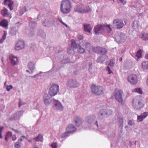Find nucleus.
<instances>
[{"instance_id": "nucleus-19", "label": "nucleus", "mask_w": 148, "mask_h": 148, "mask_svg": "<svg viewBox=\"0 0 148 148\" xmlns=\"http://www.w3.org/2000/svg\"><path fill=\"white\" fill-rule=\"evenodd\" d=\"M83 122L82 119L78 116H75L73 119V122L75 125L78 127L81 125Z\"/></svg>"}, {"instance_id": "nucleus-63", "label": "nucleus", "mask_w": 148, "mask_h": 148, "mask_svg": "<svg viewBox=\"0 0 148 148\" xmlns=\"http://www.w3.org/2000/svg\"><path fill=\"white\" fill-rule=\"evenodd\" d=\"M23 104H23L21 103V100H20L19 101V106H18L20 108L21 106L22 105H23Z\"/></svg>"}, {"instance_id": "nucleus-44", "label": "nucleus", "mask_w": 148, "mask_h": 148, "mask_svg": "<svg viewBox=\"0 0 148 148\" xmlns=\"http://www.w3.org/2000/svg\"><path fill=\"white\" fill-rule=\"evenodd\" d=\"M118 123L119 126H123V117L120 118L118 119Z\"/></svg>"}, {"instance_id": "nucleus-29", "label": "nucleus", "mask_w": 148, "mask_h": 148, "mask_svg": "<svg viewBox=\"0 0 148 148\" xmlns=\"http://www.w3.org/2000/svg\"><path fill=\"white\" fill-rule=\"evenodd\" d=\"M8 22L7 20L3 19L0 22V26L3 27H6L8 26Z\"/></svg>"}, {"instance_id": "nucleus-42", "label": "nucleus", "mask_w": 148, "mask_h": 148, "mask_svg": "<svg viewBox=\"0 0 148 148\" xmlns=\"http://www.w3.org/2000/svg\"><path fill=\"white\" fill-rule=\"evenodd\" d=\"M132 91L134 92L138 93L140 94H142L143 91L140 88H136L132 90Z\"/></svg>"}, {"instance_id": "nucleus-15", "label": "nucleus", "mask_w": 148, "mask_h": 148, "mask_svg": "<svg viewBox=\"0 0 148 148\" xmlns=\"http://www.w3.org/2000/svg\"><path fill=\"white\" fill-rule=\"evenodd\" d=\"M23 112L24 111L22 110L16 112L10 117L9 120L16 121L18 120L20 116H23Z\"/></svg>"}, {"instance_id": "nucleus-10", "label": "nucleus", "mask_w": 148, "mask_h": 148, "mask_svg": "<svg viewBox=\"0 0 148 148\" xmlns=\"http://www.w3.org/2000/svg\"><path fill=\"white\" fill-rule=\"evenodd\" d=\"M114 96L116 99L122 105H124V103L123 101V97L124 96L123 92L121 90H119L118 91L114 93Z\"/></svg>"}, {"instance_id": "nucleus-13", "label": "nucleus", "mask_w": 148, "mask_h": 148, "mask_svg": "<svg viewBox=\"0 0 148 148\" xmlns=\"http://www.w3.org/2000/svg\"><path fill=\"white\" fill-rule=\"evenodd\" d=\"M126 38L125 34L123 33H118L115 37V41L118 43H121L124 42Z\"/></svg>"}, {"instance_id": "nucleus-43", "label": "nucleus", "mask_w": 148, "mask_h": 148, "mask_svg": "<svg viewBox=\"0 0 148 148\" xmlns=\"http://www.w3.org/2000/svg\"><path fill=\"white\" fill-rule=\"evenodd\" d=\"M67 51L68 53L69 54L73 55L75 54L74 49L71 47H70L67 49Z\"/></svg>"}, {"instance_id": "nucleus-26", "label": "nucleus", "mask_w": 148, "mask_h": 148, "mask_svg": "<svg viewBox=\"0 0 148 148\" xmlns=\"http://www.w3.org/2000/svg\"><path fill=\"white\" fill-rule=\"evenodd\" d=\"M92 29V27L90 24H86L84 25V29L85 31L90 33L91 30Z\"/></svg>"}, {"instance_id": "nucleus-28", "label": "nucleus", "mask_w": 148, "mask_h": 148, "mask_svg": "<svg viewBox=\"0 0 148 148\" xmlns=\"http://www.w3.org/2000/svg\"><path fill=\"white\" fill-rule=\"evenodd\" d=\"M23 140V139L21 138H19L17 142L15 143L14 145V147L15 148H19L21 146L22 142Z\"/></svg>"}, {"instance_id": "nucleus-14", "label": "nucleus", "mask_w": 148, "mask_h": 148, "mask_svg": "<svg viewBox=\"0 0 148 148\" xmlns=\"http://www.w3.org/2000/svg\"><path fill=\"white\" fill-rule=\"evenodd\" d=\"M123 21L121 19L118 18L114 19L113 22V25L116 28L120 29L123 27L124 25Z\"/></svg>"}, {"instance_id": "nucleus-4", "label": "nucleus", "mask_w": 148, "mask_h": 148, "mask_svg": "<svg viewBox=\"0 0 148 148\" xmlns=\"http://www.w3.org/2000/svg\"><path fill=\"white\" fill-rule=\"evenodd\" d=\"M91 91L94 94L99 95L102 94L104 89L101 86H97L95 84H92L90 87Z\"/></svg>"}, {"instance_id": "nucleus-54", "label": "nucleus", "mask_w": 148, "mask_h": 148, "mask_svg": "<svg viewBox=\"0 0 148 148\" xmlns=\"http://www.w3.org/2000/svg\"><path fill=\"white\" fill-rule=\"evenodd\" d=\"M51 146L52 148H57V143H54L51 144Z\"/></svg>"}, {"instance_id": "nucleus-57", "label": "nucleus", "mask_w": 148, "mask_h": 148, "mask_svg": "<svg viewBox=\"0 0 148 148\" xmlns=\"http://www.w3.org/2000/svg\"><path fill=\"white\" fill-rule=\"evenodd\" d=\"M128 124L130 126H132L134 125V123L133 121L130 120L128 122Z\"/></svg>"}, {"instance_id": "nucleus-7", "label": "nucleus", "mask_w": 148, "mask_h": 148, "mask_svg": "<svg viewBox=\"0 0 148 148\" xmlns=\"http://www.w3.org/2000/svg\"><path fill=\"white\" fill-rule=\"evenodd\" d=\"M59 90V86L58 84H53L49 88L48 93L50 96L53 97L57 94Z\"/></svg>"}, {"instance_id": "nucleus-49", "label": "nucleus", "mask_w": 148, "mask_h": 148, "mask_svg": "<svg viewBox=\"0 0 148 148\" xmlns=\"http://www.w3.org/2000/svg\"><path fill=\"white\" fill-rule=\"evenodd\" d=\"M26 11V8L25 7L22 8L20 10V14L21 15H23Z\"/></svg>"}, {"instance_id": "nucleus-23", "label": "nucleus", "mask_w": 148, "mask_h": 148, "mask_svg": "<svg viewBox=\"0 0 148 148\" xmlns=\"http://www.w3.org/2000/svg\"><path fill=\"white\" fill-rule=\"evenodd\" d=\"M76 130V128L73 125L71 124H69L66 129V131L68 132L69 133L74 132Z\"/></svg>"}, {"instance_id": "nucleus-16", "label": "nucleus", "mask_w": 148, "mask_h": 148, "mask_svg": "<svg viewBox=\"0 0 148 148\" xmlns=\"http://www.w3.org/2000/svg\"><path fill=\"white\" fill-rule=\"evenodd\" d=\"M105 26L101 25L98 24L95 27L94 30L95 34L101 33L104 31Z\"/></svg>"}, {"instance_id": "nucleus-11", "label": "nucleus", "mask_w": 148, "mask_h": 148, "mask_svg": "<svg viewBox=\"0 0 148 148\" xmlns=\"http://www.w3.org/2000/svg\"><path fill=\"white\" fill-rule=\"evenodd\" d=\"M127 80L132 85H135L138 82L137 76L135 74H130L128 76Z\"/></svg>"}, {"instance_id": "nucleus-51", "label": "nucleus", "mask_w": 148, "mask_h": 148, "mask_svg": "<svg viewBox=\"0 0 148 148\" xmlns=\"http://www.w3.org/2000/svg\"><path fill=\"white\" fill-rule=\"evenodd\" d=\"M69 61V60L68 58H65V59L62 60L61 61V62L62 63L64 64H66L67 63H68Z\"/></svg>"}, {"instance_id": "nucleus-31", "label": "nucleus", "mask_w": 148, "mask_h": 148, "mask_svg": "<svg viewBox=\"0 0 148 148\" xmlns=\"http://www.w3.org/2000/svg\"><path fill=\"white\" fill-rule=\"evenodd\" d=\"M35 66L34 64L31 62H29L28 64V68L32 71V73H33L34 70Z\"/></svg>"}, {"instance_id": "nucleus-6", "label": "nucleus", "mask_w": 148, "mask_h": 148, "mask_svg": "<svg viewBox=\"0 0 148 148\" xmlns=\"http://www.w3.org/2000/svg\"><path fill=\"white\" fill-rule=\"evenodd\" d=\"M112 114V111L110 110L101 109L98 114L99 119H102L109 116Z\"/></svg>"}, {"instance_id": "nucleus-20", "label": "nucleus", "mask_w": 148, "mask_h": 148, "mask_svg": "<svg viewBox=\"0 0 148 148\" xmlns=\"http://www.w3.org/2000/svg\"><path fill=\"white\" fill-rule=\"evenodd\" d=\"M24 45L25 43L23 41L19 40L16 45L15 49L16 50H18L23 48L24 47Z\"/></svg>"}, {"instance_id": "nucleus-39", "label": "nucleus", "mask_w": 148, "mask_h": 148, "mask_svg": "<svg viewBox=\"0 0 148 148\" xmlns=\"http://www.w3.org/2000/svg\"><path fill=\"white\" fill-rule=\"evenodd\" d=\"M77 49V52L81 53H84L85 51V49L82 48L80 45H79Z\"/></svg>"}, {"instance_id": "nucleus-45", "label": "nucleus", "mask_w": 148, "mask_h": 148, "mask_svg": "<svg viewBox=\"0 0 148 148\" xmlns=\"http://www.w3.org/2000/svg\"><path fill=\"white\" fill-rule=\"evenodd\" d=\"M142 38L144 40H148V33H144L143 34Z\"/></svg>"}, {"instance_id": "nucleus-36", "label": "nucleus", "mask_w": 148, "mask_h": 148, "mask_svg": "<svg viewBox=\"0 0 148 148\" xmlns=\"http://www.w3.org/2000/svg\"><path fill=\"white\" fill-rule=\"evenodd\" d=\"M12 135V133L10 131H8L6 134L5 136V139L6 141H8V139Z\"/></svg>"}, {"instance_id": "nucleus-5", "label": "nucleus", "mask_w": 148, "mask_h": 148, "mask_svg": "<svg viewBox=\"0 0 148 148\" xmlns=\"http://www.w3.org/2000/svg\"><path fill=\"white\" fill-rule=\"evenodd\" d=\"M96 118V116L93 114H91L87 116L86 118L85 121L88 124L90 125H92L96 126L97 128H99V125L97 121H95Z\"/></svg>"}, {"instance_id": "nucleus-22", "label": "nucleus", "mask_w": 148, "mask_h": 148, "mask_svg": "<svg viewBox=\"0 0 148 148\" xmlns=\"http://www.w3.org/2000/svg\"><path fill=\"white\" fill-rule=\"evenodd\" d=\"M9 59L11 61V63L12 65H15L17 64L18 62V58L12 55L10 56Z\"/></svg>"}, {"instance_id": "nucleus-46", "label": "nucleus", "mask_w": 148, "mask_h": 148, "mask_svg": "<svg viewBox=\"0 0 148 148\" xmlns=\"http://www.w3.org/2000/svg\"><path fill=\"white\" fill-rule=\"evenodd\" d=\"M69 133L67 131H66V132L63 133L61 135V138H66L69 136Z\"/></svg>"}, {"instance_id": "nucleus-50", "label": "nucleus", "mask_w": 148, "mask_h": 148, "mask_svg": "<svg viewBox=\"0 0 148 148\" xmlns=\"http://www.w3.org/2000/svg\"><path fill=\"white\" fill-rule=\"evenodd\" d=\"M106 28L108 33H110L111 31V28L110 25H107L105 27V28Z\"/></svg>"}, {"instance_id": "nucleus-32", "label": "nucleus", "mask_w": 148, "mask_h": 148, "mask_svg": "<svg viewBox=\"0 0 148 148\" xmlns=\"http://www.w3.org/2000/svg\"><path fill=\"white\" fill-rule=\"evenodd\" d=\"M138 21L135 20L132 23V26L133 28L135 29H136L138 28Z\"/></svg>"}, {"instance_id": "nucleus-1", "label": "nucleus", "mask_w": 148, "mask_h": 148, "mask_svg": "<svg viewBox=\"0 0 148 148\" xmlns=\"http://www.w3.org/2000/svg\"><path fill=\"white\" fill-rule=\"evenodd\" d=\"M71 2L69 0H63L61 2L60 11L64 14H67L71 10Z\"/></svg>"}, {"instance_id": "nucleus-58", "label": "nucleus", "mask_w": 148, "mask_h": 148, "mask_svg": "<svg viewBox=\"0 0 148 148\" xmlns=\"http://www.w3.org/2000/svg\"><path fill=\"white\" fill-rule=\"evenodd\" d=\"M3 127H0V138H2V132L3 130Z\"/></svg>"}, {"instance_id": "nucleus-12", "label": "nucleus", "mask_w": 148, "mask_h": 148, "mask_svg": "<svg viewBox=\"0 0 148 148\" xmlns=\"http://www.w3.org/2000/svg\"><path fill=\"white\" fill-rule=\"evenodd\" d=\"M80 85L79 82L76 80L70 79L68 80L66 86L69 88H76Z\"/></svg>"}, {"instance_id": "nucleus-62", "label": "nucleus", "mask_w": 148, "mask_h": 148, "mask_svg": "<svg viewBox=\"0 0 148 148\" xmlns=\"http://www.w3.org/2000/svg\"><path fill=\"white\" fill-rule=\"evenodd\" d=\"M78 38L79 40H82L83 38V36L82 35H79L78 36Z\"/></svg>"}, {"instance_id": "nucleus-30", "label": "nucleus", "mask_w": 148, "mask_h": 148, "mask_svg": "<svg viewBox=\"0 0 148 148\" xmlns=\"http://www.w3.org/2000/svg\"><path fill=\"white\" fill-rule=\"evenodd\" d=\"M43 25L44 26L48 27H50L52 25L51 22L47 19L44 21Z\"/></svg>"}, {"instance_id": "nucleus-40", "label": "nucleus", "mask_w": 148, "mask_h": 148, "mask_svg": "<svg viewBox=\"0 0 148 148\" xmlns=\"http://www.w3.org/2000/svg\"><path fill=\"white\" fill-rule=\"evenodd\" d=\"M28 35L30 37H32L35 34V31L34 29H30V30L27 32L26 31Z\"/></svg>"}, {"instance_id": "nucleus-64", "label": "nucleus", "mask_w": 148, "mask_h": 148, "mask_svg": "<svg viewBox=\"0 0 148 148\" xmlns=\"http://www.w3.org/2000/svg\"><path fill=\"white\" fill-rule=\"evenodd\" d=\"M22 138H24L26 139H27V138L23 135L22 136L19 138H21V139H23Z\"/></svg>"}, {"instance_id": "nucleus-34", "label": "nucleus", "mask_w": 148, "mask_h": 148, "mask_svg": "<svg viewBox=\"0 0 148 148\" xmlns=\"http://www.w3.org/2000/svg\"><path fill=\"white\" fill-rule=\"evenodd\" d=\"M105 60V57L101 56L97 58L96 61L97 63H102Z\"/></svg>"}, {"instance_id": "nucleus-17", "label": "nucleus", "mask_w": 148, "mask_h": 148, "mask_svg": "<svg viewBox=\"0 0 148 148\" xmlns=\"http://www.w3.org/2000/svg\"><path fill=\"white\" fill-rule=\"evenodd\" d=\"M82 46L85 47L86 50L90 52L92 49V46L90 43L86 40H83L81 42Z\"/></svg>"}, {"instance_id": "nucleus-47", "label": "nucleus", "mask_w": 148, "mask_h": 148, "mask_svg": "<svg viewBox=\"0 0 148 148\" xmlns=\"http://www.w3.org/2000/svg\"><path fill=\"white\" fill-rule=\"evenodd\" d=\"M142 52L141 50L138 51L136 53L135 56L137 57V58L138 59L141 56Z\"/></svg>"}, {"instance_id": "nucleus-55", "label": "nucleus", "mask_w": 148, "mask_h": 148, "mask_svg": "<svg viewBox=\"0 0 148 148\" xmlns=\"http://www.w3.org/2000/svg\"><path fill=\"white\" fill-rule=\"evenodd\" d=\"M108 65L111 66H113L114 65V62L113 60H111L110 61V62L109 64H108Z\"/></svg>"}, {"instance_id": "nucleus-24", "label": "nucleus", "mask_w": 148, "mask_h": 148, "mask_svg": "<svg viewBox=\"0 0 148 148\" xmlns=\"http://www.w3.org/2000/svg\"><path fill=\"white\" fill-rule=\"evenodd\" d=\"M8 2V7L10 8V10H12L13 9V7L12 5L14 4V2L12 1H11V0H4V2L5 5H7L6 3Z\"/></svg>"}, {"instance_id": "nucleus-59", "label": "nucleus", "mask_w": 148, "mask_h": 148, "mask_svg": "<svg viewBox=\"0 0 148 148\" xmlns=\"http://www.w3.org/2000/svg\"><path fill=\"white\" fill-rule=\"evenodd\" d=\"M10 129H11L13 130L16 133H17L19 134L21 133V132L20 131H19L18 130H15L13 128H11Z\"/></svg>"}, {"instance_id": "nucleus-48", "label": "nucleus", "mask_w": 148, "mask_h": 148, "mask_svg": "<svg viewBox=\"0 0 148 148\" xmlns=\"http://www.w3.org/2000/svg\"><path fill=\"white\" fill-rule=\"evenodd\" d=\"M107 134L108 137L109 138L114 137L115 136V132L113 130H112L111 133L110 134L109 133H108Z\"/></svg>"}, {"instance_id": "nucleus-56", "label": "nucleus", "mask_w": 148, "mask_h": 148, "mask_svg": "<svg viewBox=\"0 0 148 148\" xmlns=\"http://www.w3.org/2000/svg\"><path fill=\"white\" fill-rule=\"evenodd\" d=\"M4 33L2 38L4 40H5L6 38V35L7 34V32L6 31H4Z\"/></svg>"}, {"instance_id": "nucleus-25", "label": "nucleus", "mask_w": 148, "mask_h": 148, "mask_svg": "<svg viewBox=\"0 0 148 148\" xmlns=\"http://www.w3.org/2000/svg\"><path fill=\"white\" fill-rule=\"evenodd\" d=\"M1 15L4 17L8 16L9 14L8 10L5 7H4L3 9L1 10Z\"/></svg>"}, {"instance_id": "nucleus-9", "label": "nucleus", "mask_w": 148, "mask_h": 148, "mask_svg": "<svg viewBox=\"0 0 148 148\" xmlns=\"http://www.w3.org/2000/svg\"><path fill=\"white\" fill-rule=\"evenodd\" d=\"M53 108L56 110L61 111L63 110L64 107L61 103L58 100L53 99Z\"/></svg>"}, {"instance_id": "nucleus-33", "label": "nucleus", "mask_w": 148, "mask_h": 148, "mask_svg": "<svg viewBox=\"0 0 148 148\" xmlns=\"http://www.w3.org/2000/svg\"><path fill=\"white\" fill-rule=\"evenodd\" d=\"M17 32V29L16 27H13L11 28L10 31V33L12 35H15Z\"/></svg>"}, {"instance_id": "nucleus-21", "label": "nucleus", "mask_w": 148, "mask_h": 148, "mask_svg": "<svg viewBox=\"0 0 148 148\" xmlns=\"http://www.w3.org/2000/svg\"><path fill=\"white\" fill-rule=\"evenodd\" d=\"M148 116V112H143L141 114L137 116V121L141 122L143 121L144 119Z\"/></svg>"}, {"instance_id": "nucleus-53", "label": "nucleus", "mask_w": 148, "mask_h": 148, "mask_svg": "<svg viewBox=\"0 0 148 148\" xmlns=\"http://www.w3.org/2000/svg\"><path fill=\"white\" fill-rule=\"evenodd\" d=\"M12 88L13 86L11 85H7L6 86V90L9 91Z\"/></svg>"}, {"instance_id": "nucleus-52", "label": "nucleus", "mask_w": 148, "mask_h": 148, "mask_svg": "<svg viewBox=\"0 0 148 148\" xmlns=\"http://www.w3.org/2000/svg\"><path fill=\"white\" fill-rule=\"evenodd\" d=\"M58 20L62 24L64 25H65L66 27H67V26H68L67 25L62 21V19L61 18L58 17Z\"/></svg>"}, {"instance_id": "nucleus-60", "label": "nucleus", "mask_w": 148, "mask_h": 148, "mask_svg": "<svg viewBox=\"0 0 148 148\" xmlns=\"http://www.w3.org/2000/svg\"><path fill=\"white\" fill-rule=\"evenodd\" d=\"M12 140L15 141L17 137L16 136V135L15 134H14V135H12Z\"/></svg>"}, {"instance_id": "nucleus-2", "label": "nucleus", "mask_w": 148, "mask_h": 148, "mask_svg": "<svg viewBox=\"0 0 148 148\" xmlns=\"http://www.w3.org/2000/svg\"><path fill=\"white\" fill-rule=\"evenodd\" d=\"M92 9L89 6L85 5L81 3L76 5L74 8V11L81 13H87L90 12Z\"/></svg>"}, {"instance_id": "nucleus-61", "label": "nucleus", "mask_w": 148, "mask_h": 148, "mask_svg": "<svg viewBox=\"0 0 148 148\" xmlns=\"http://www.w3.org/2000/svg\"><path fill=\"white\" fill-rule=\"evenodd\" d=\"M107 70L108 71V72H109L108 73V74H110L112 73V71L110 70V69L108 66H107Z\"/></svg>"}, {"instance_id": "nucleus-8", "label": "nucleus", "mask_w": 148, "mask_h": 148, "mask_svg": "<svg viewBox=\"0 0 148 148\" xmlns=\"http://www.w3.org/2000/svg\"><path fill=\"white\" fill-rule=\"evenodd\" d=\"M93 51L95 53L101 55L106 56L108 51L107 50L103 47H95L92 49Z\"/></svg>"}, {"instance_id": "nucleus-18", "label": "nucleus", "mask_w": 148, "mask_h": 148, "mask_svg": "<svg viewBox=\"0 0 148 148\" xmlns=\"http://www.w3.org/2000/svg\"><path fill=\"white\" fill-rule=\"evenodd\" d=\"M43 100L45 105L48 106L51 103L53 102V99L51 100L50 97L47 94H44L43 96Z\"/></svg>"}, {"instance_id": "nucleus-38", "label": "nucleus", "mask_w": 148, "mask_h": 148, "mask_svg": "<svg viewBox=\"0 0 148 148\" xmlns=\"http://www.w3.org/2000/svg\"><path fill=\"white\" fill-rule=\"evenodd\" d=\"M142 67L144 69H148V62L144 61L142 63Z\"/></svg>"}, {"instance_id": "nucleus-41", "label": "nucleus", "mask_w": 148, "mask_h": 148, "mask_svg": "<svg viewBox=\"0 0 148 148\" xmlns=\"http://www.w3.org/2000/svg\"><path fill=\"white\" fill-rule=\"evenodd\" d=\"M33 139L34 140L36 141H43L42 137L39 134L37 137L33 138Z\"/></svg>"}, {"instance_id": "nucleus-35", "label": "nucleus", "mask_w": 148, "mask_h": 148, "mask_svg": "<svg viewBox=\"0 0 148 148\" xmlns=\"http://www.w3.org/2000/svg\"><path fill=\"white\" fill-rule=\"evenodd\" d=\"M79 45V44H77L76 42V41L75 40H73L72 41L71 44V47H70L73 48V49H77Z\"/></svg>"}, {"instance_id": "nucleus-37", "label": "nucleus", "mask_w": 148, "mask_h": 148, "mask_svg": "<svg viewBox=\"0 0 148 148\" xmlns=\"http://www.w3.org/2000/svg\"><path fill=\"white\" fill-rule=\"evenodd\" d=\"M37 26L36 23L34 22H31L29 23V26L30 29H34Z\"/></svg>"}, {"instance_id": "nucleus-3", "label": "nucleus", "mask_w": 148, "mask_h": 148, "mask_svg": "<svg viewBox=\"0 0 148 148\" xmlns=\"http://www.w3.org/2000/svg\"><path fill=\"white\" fill-rule=\"evenodd\" d=\"M132 104L134 109L137 110L140 109L144 106L143 101L140 97H136L133 99Z\"/></svg>"}, {"instance_id": "nucleus-27", "label": "nucleus", "mask_w": 148, "mask_h": 148, "mask_svg": "<svg viewBox=\"0 0 148 148\" xmlns=\"http://www.w3.org/2000/svg\"><path fill=\"white\" fill-rule=\"evenodd\" d=\"M38 36L41 37L42 38H46V34L43 29L39 30L38 32Z\"/></svg>"}]
</instances>
